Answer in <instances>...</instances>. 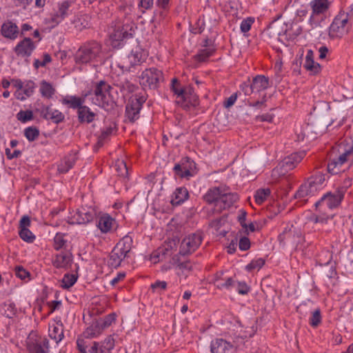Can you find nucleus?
Listing matches in <instances>:
<instances>
[{"mask_svg":"<svg viewBox=\"0 0 353 353\" xmlns=\"http://www.w3.org/2000/svg\"><path fill=\"white\" fill-rule=\"evenodd\" d=\"M353 8L348 7L341 10L334 17L328 29V35L331 39H341L347 34L352 28Z\"/></svg>","mask_w":353,"mask_h":353,"instance_id":"nucleus-1","label":"nucleus"},{"mask_svg":"<svg viewBox=\"0 0 353 353\" xmlns=\"http://www.w3.org/2000/svg\"><path fill=\"white\" fill-rule=\"evenodd\" d=\"M101 53V45L97 41H90L82 46L75 53L74 60L77 64H88L97 61Z\"/></svg>","mask_w":353,"mask_h":353,"instance_id":"nucleus-2","label":"nucleus"},{"mask_svg":"<svg viewBox=\"0 0 353 353\" xmlns=\"http://www.w3.org/2000/svg\"><path fill=\"white\" fill-rule=\"evenodd\" d=\"M73 4L71 0L59 1L49 17L45 19V23L54 28L72 14L70 7Z\"/></svg>","mask_w":353,"mask_h":353,"instance_id":"nucleus-3","label":"nucleus"},{"mask_svg":"<svg viewBox=\"0 0 353 353\" xmlns=\"http://www.w3.org/2000/svg\"><path fill=\"white\" fill-rule=\"evenodd\" d=\"M132 23L115 22L109 29V37L113 47L119 46L120 41L130 38L134 33Z\"/></svg>","mask_w":353,"mask_h":353,"instance_id":"nucleus-4","label":"nucleus"},{"mask_svg":"<svg viewBox=\"0 0 353 353\" xmlns=\"http://www.w3.org/2000/svg\"><path fill=\"white\" fill-rule=\"evenodd\" d=\"M113 88L104 81L98 82L94 90L92 97V103L98 106L105 108L114 102L112 96Z\"/></svg>","mask_w":353,"mask_h":353,"instance_id":"nucleus-5","label":"nucleus"},{"mask_svg":"<svg viewBox=\"0 0 353 353\" xmlns=\"http://www.w3.org/2000/svg\"><path fill=\"white\" fill-rule=\"evenodd\" d=\"M339 152H340L339 157L327 165V170L332 174H336L341 172V166L353 157V145L342 142L339 145Z\"/></svg>","mask_w":353,"mask_h":353,"instance_id":"nucleus-6","label":"nucleus"},{"mask_svg":"<svg viewBox=\"0 0 353 353\" xmlns=\"http://www.w3.org/2000/svg\"><path fill=\"white\" fill-rule=\"evenodd\" d=\"M311 13L309 23L312 26H317L319 23V18H322L329 11L332 1L329 0H312L310 2Z\"/></svg>","mask_w":353,"mask_h":353,"instance_id":"nucleus-7","label":"nucleus"},{"mask_svg":"<svg viewBox=\"0 0 353 353\" xmlns=\"http://www.w3.org/2000/svg\"><path fill=\"white\" fill-rule=\"evenodd\" d=\"M344 196L338 191L328 192L325 194L319 201L316 202L315 207L318 212L332 210L338 208L343 201Z\"/></svg>","mask_w":353,"mask_h":353,"instance_id":"nucleus-8","label":"nucleus"},{"mask_svg":"<svg viewBox=\"0 0 353 353\" xmlns=\"http://www.w3.org/2000/svg\"><path fill=\"white\" fill-rule=\"evenodd\" d=\"M163 80V72L155 68L145 69L140 76V83L144 88L155 89Z\"/></svg>","mask_w":353,"mask_h":353,"instance_id":"nucleus-9","label":"nucleus"},{"mask_svg":"<svg viewBox=\"0 0 353 353\" xmlns=\"http://www.w3.org/2000/svg\"><path fill=\"white\" fill-rule=\"evenodd\" d=\"M26 347L29 353H49V341L44 336L30 334L26 341Z\"/></svg>","mask_w":353,"mask_h":353,"instance_id":"nucleus-10","label":"nucleus"},{"mask_svg":"<svg viewBox=\"0 0 353 353\" xmlns=\"http://www.w3.org/2000/svg\"><path fill=\"white\" fill-rule=\"evenodd\" d=\"M269 87V79L263 75H257L253 78L251 83L244 82L241 85V90L245 95H250L254 92H259Z\"/></svg>","mask_w":353,"mask_h":353,"instance_id":"nucleus-11","label":"nucleus"},{"mask_svg":"<svg viewBox=\"0 0 353 353\" xmlns=\"http://www.w3.org/2000/svg\"><path fill=\"white\" fill-rule=\"evenodd\" d=\"M202 240V236L198 233L186 236L181 242L179 254L186 255L194 252L200 246Z\"/></svg>","mask_w":353,"mask_h":353,"instance_id":"nucleus-12","label":"nucleus"},{"mask_svg":"<svg viewBox=\"0 0 353 353\" xmlns=\"http://www.w3.org/2000/svg\"><path fill=\"white\" fill-rule=\"evenodd\" d=\"M96 226L103 234L114 232L117 228V223L114 218L108 213H101L96 220Z\"/></svg>","mask_w":353,"mask_h":353,"instance_id":"nucleus-13","label":"nucleus"},{"mask_svg":"<svg viewBox=\"0 0 353 353\" xmlns=\"http://www.w3.org/2000/svg\"><path fill=\"white\" fill-rule=\"evenodd\" d=\"M41 117L46 120H51L53 123H59L64 120L63 114L58 110L53 109L51 105H46L43 104L39 105L36 108Z\"/></svg>","mask_w":353,"mask_h":353,"instance_id":"nucleus-14","label":"nucleus"},{"mask_svg":"<svg viewBox=\"0 0 353 353\" xmlns=\"http://www.w3.org/2000/svg\"><path fill=\"white\" fill-rule=\"evenodd\" d=\"M238 200V194L230 192V188L224 185L218 208L220 210L228 209L233 206Z\"/></svg>","mask_w":353,"mask_h":353,"instance_id":"nucleus-15","label":"nucleus"},{"mask_svg":"<svg viewBox=\"0 0 353 353\" xmlns=\"http://www.w3.org/2000/svg\"><path fill=\"white\" fill-rule=\"evenodd\" d=\"M96 212L92 208H81L78 210L73 216L71 221L72 224H87L94 220Z\"/></svg>","mask_w":353,"mask_h":353,"instance_id":"nucleus-16","label":"nucleus"},{"mask_svg":"<svg viewBox=\"0 0 353 353\" xmlns=\"http://www.w3.org/2000/svg\"><path fill=\"white\" fill-rule=\"evenodd\" d=\"M35 48L36 46L30 38H25L15 46L14 52L17 56L30 57Z\"/></svg>","mask_w":353,"mask_h":353,"instance_id":"nucleus-17","label":"nucleus"},{"mask_svg":"<svg viewBox=\"0 0 353 353\" xmlns=\"http://www.w3.org/2000/svg\"><path fill=\"white\" fill-rule=\"evenodd\" d=\"M305 155L306 152L305 150L292 153L283 160L282 167L286 171L292 170L296 167Z\"/></svg>","mask_w":353,"mask_h":353,"instance_id":"nucleus-18","label":"nucleus"},{"mask_svg":"<svg viewBox=\"0 0 353 353\" xmlns=\"http://www.w3.org/2000/svg\"><path fill=\"white\" fill-rule=\"evenodd\" d=\"M183 102L176 103L184 109H188L190 107H195L199 104L198 96L194 93V90L191 87L185 88V90L182 94Z\"/></svg>","mask_w":353,"mask_h":353,"instance_id":"nucleus-19","label":"nucleus"},{"mask_svg":"<svg viewBox=\"0 0 353 353\" xmlns=\"http://www.w3.org/2000/svg\"><path fill=\"white\" fill-rule=\"evenodd\" d=\"M223 187L224 185H220L208 189L206 193L203 196V201L208 204L214 203L215 206L218 207Z\"/></svg>","mask_w":353,"mask_h":353,"instance_id":"nucleus-20","label":"nucleus"},{"mask_svg":"<svg viewBox=\"0 0 353 353\" xmlns=\"http://www.w3.org/2000/svg\"><path fill=\"white\" fill-rule=\"evenodd\" d=\"M223 272L217 273L214 279V285L217 289L230 290L235 286L236 281L232 277H223Z\"/></svg>","mask_w":353,"mask_h":353,"instance_id":"nucleus-21","label":"nucleus"},{"mask_svg":"<svg viewBox=\"0 0 353 353\" xmlns=\"http://www.w3.org/2000/svg\"><path fill=\"white\" fill-rule=\"evenodd\" d=\"M192 166H194L193 162H190L188 159H183L180 163L174 165V171L177 176L181 178H189L193 176L191 172Z\"/></svg>","mask_w":353,"mask_h":353,"instance_id":"nucleus-22","label":"nucleus"},{"mask_svg":"<svg viewBox=\"0 0 353 353\" xmlns=\"http://www.w3.org/2000/svg\"><path fill=\"white\" fill-rule=\"evenodd\" d=\"M310 188L316 194L325 186V176L321 172H316L307 179Z\"/></svg>","mask_w":353,"mask_h":353,"instance_id":"nucleus-23","label":"nucleus"},{"mask_svg":"<svg viewBox=\"0 0 353 353\" xmlns=\"http://www.w3.org/2000/svg\"><path fill=\"white\" fill-rule=\"evenodd\" d=\"M146 57L147 54L143 50L140 48H136L131 51L126 61L130 66H135L145 61Z\"/></svg>","mask_w":353,"mask_h":353,"instance_id":"nucleus-24","label":"nucleus"},{"mask_svg":"<svg viewBox=\"0 0 353 353\" xmlns=\"http://www.w3.org/2000/svg\"><path fill=\"white\" fill-rule=\"evenodd\" d=\"M77 159L76 153H70L62 159L57 164V171L59 174L68 172L74 165Z\"/></svg>","mask_w":353,"mask_h":353,"instance_id":"nucleus-25","label":"nucleus"},{"mask_svg":"<svg viewBox=\"0 0 353 353\" xmlns=\"http://www.w3.org/2000/svg\"><path fill=\"white\" fill-rule=\"evenodd\" d=\"M35 88L36 85L34 81L31 80L26 81H24L22 90H16L14 96L17 99L24 101L32 95Z\"/></svg>","mask_w":353,"mask_h":353,"instance_id":"nucleus-26","label":"nucleus"},{"mask_svg":"<svg viewBox=\"0 0 353 353\" xmlns=\"http://www.w3.org/2000/svg\"><path fill=\"white\" fill-rule=\"evenodd\" d=\"M232 347L231 343L223 339H215L210 344L211 353H226Z\"/></svg>","mask_w":353,"mask_h":353,"instance_id":"nucleus-27","label":"nucleus"},{"mask_svg":"<svg viewBox=\"0 0 353 353\" xmlns=\"http://www.w3.org/2000/svg\"><path fill=\"white\" fill-rule=\"evenodd\" d=\"M303 68L312 74L319 73L321 70L320 64L314 61V55L312 50H308L306 54Z\"/></svg>","mask_w":353,"mask_h":353,"instance_id":"nucleus-28","label":"nucleus"},{"mask_svg":"<svg viewBox=\"0 0 353 353\" xmlns=\"http://www.w3.org/2000/svg\"><path fill=\"white\" fill-rule=\"evenodd\" d=\"M1 32L4 37L14 40L18 36L19 28L15 23L7 21L2 25Z\"/></svg>","mask_w":353,"mask_h":353,"instance_id":"nucleus-29","label":"nucleus"},{"mask_svg":"<svg viewBox=\"0 0 353 353\" xmlns=\"http://www.w3.org/2000/svg\"><path fill=\"white\" fill-rule=\"evenodd\" d=\"M72 261V255L66 252H61L54 256L52 265L57 268H66Z\"/></svg>","mask_w":353,"mask_h":353,"instance_id":"nucleus-30","label":"nucleus"},{"mask_svg":"<svg viewBox=\"0 0 353 353\" xmlns=\"http://www.w3.org/2000/svg\"><path fill=\"white\" fill-rule=\"evenodd\" d=\"M86 97L87 94L83 97L66 96L61 100V102L63 105H66L70 108L77 109L79 110L80 108L84 106L83 103H85V99Z\"/></svg>","mask_w":353,"mask_h":353,"instance_id":"nucleus-31","label":"nucleus"},{"mask_svg":"<svg viewBox=\"0 0 353 353\" xmlns=\"http://www.w3.org/2000/svg\"><path fill=\"white\" fill-rule=\"evenodd\" d=\"M103 330L96 321L92 322L90 325L83 332V336L86 339L97 338L103 333Z\"/></svg>","mask_w":353,"mask_h":353,"instance_id":"nucleus-32","label":"nucleus"},{"mask_svg":"<svg viewBox=\"0 0 353 353\" xmlns=\"http://www.w3.org/2000/svg\"><path fill=\"white\" fill-rule=\"evenodd\" d=\"M173 265H174V268L176 272V274L179 276L185 275L187 276V274L191 270L192 265L188 261H184L180 262L178 259L174 257Z\"/></svg>","mask_w":353,"mask_h":353,"instance_id":"nucleus-33","label":"nucleus"},{"mask_svg":"<svg viewBox=\"0 0 353 353\" xmlns=\"http://www.w3.org/2000/svg\"><path fill=\"white\" fill-rule=\"evenodd\" d=\"M77 114L79 121L81 123H90L94 121L95 117V114L85 105L80 108L79 111H77Z\"/></svg>","mask_w":353,"mask_h":353,"instance_id":"nucleus-34","label":"nucleus"},{"mask_svg":"<svg viewBox=\"0 0 353 353\" xmlns=\"http://www.w3.org/2000/svg\"><path fill=\"white\" fill-rule=\"evenodd\" d=\"M188 191L185 188H178L172 194L171 202L172 205H180L188 199Z\"/></svg>","mask_w":353,"mask_h":353,"instance_id":"nucleus-35","label":"nucleus"},{"mask_svg":"<svg viewBox=\"0 0 353 353\" xmlns=\"http://www.w3.org/2000/svg\"><path fill=\"white\" fill-rule=\"evenodd\" d=\"M145 101L146 97L143 94L141 93L135 94L130 97L126 106H128V108H135L141 110Z\"/></svg>","mask_w":353,"mask_h":353,"instance_id":"nucleus-36","label":"nucleus"},{"mask_svg":"<svg viewBox=\"0 0 353 353\" xmlns=\"http://www.w3.org/2000/svg\"><path fill=\"white\" fill-rule=\"evenodd\" d=\"M334 217L333 214L327 213L326 211L319 212V214H314L310 219L314 223L321 224L322 226L328 223Z\"/></svg>","mask_w":353,"mask_h":353,"instance_id":"nucleus-37","label":"nucleus"},{"mask_svg":"<svg viewBox=\"0 0 353 353\" xmlns=\"http://www.w3.org/2000/svg\"><path fill=\"white\" fill-rule=\"evenodd\" d=\"M127 255L123 253L119 249L114 247L112 250L110 256V264L117 268L120 265L121 261L125 258Z\"/></svg>","mask_w":353,"mask_h":353,"instance_id":"nucleus-38","label":"nucleus"},{"mask_svg":"<svg viewBox=\"0 0 353 353\" xmlns=\"http://www.w3.org/2000/svg\"><path fill=\"white\" fill-rule=\"evenodd\" d=\"M39 92L43 97L50 99L54 94L55 89L51 83L43 80L40 83Z\"/></svg>","mask_w":353,"mask_h":353,"instance_id":"nucleus-39","label":"nucleus"},{"mask_svg":"<svg viewBox=\"0 0 353 353\" xmlns=\"http://www.w3.org/2000/svg\"><path fill=\"white\" fill-rule=\"evenodd\" d=\"M132 238L129 235H125L119 241L115 247L127 255L132 249Z\"/></svg>","mask_w":353,"mask_h":353,"instance_id":"nucleus-40","label":"nucleus"},{"mask_svg":"<svg viewBox=\"0 0 353 353\" xmlns=\"http://www.w3.org/2000/svg\"><path fill=\"white\" fill-rule=\"evenodd\" d=\"M171 90L174 92V95H176V102L181 103L183 102L182 94L185 90V88H183L181 85L180 82L177 80V79L174 78L171 81Z\"/></svg>","mask_w":353,"mask_h":353,"instance_id":"nucleus-41","label":"nucleus"},{"mask_svg":"<svg viewBox=\"0 0 353 353\" xmlns=\"http://www.w3.org/2000/svg\"><path fill=\"white\" fill-rule=\"evenodd\" d=\"M115 341L112 336H108L101 343H99L100 353H110L114 349Z\"/></svg>","mask_w":353,"mask_h":353,"instance_id":"nucleus-42","label":"nucleus"},{"mask_svg":"<svg viewBox=\"0 0 353 353\" xmlns=\"http://www.w3.org/2000/svg\"><path fill=\"white\" fill-rule=\"evenodd\" d=\"M314 192L310 188L307 181L304 182L298 189L295 194V198L304 199L307 196L314 195Z\"/></svg>","mask_w":353,"mask_h":353,"instance_id":"nucleus-43","label":"nucleus"},{"mask_svg":"<svg viewBox=\"0 0 353 353\" xmlns=\"http://www.w3.org/2000/svg\"><path fill=\"white\" fill-rule=\"evenodd\" d=\"M352 183V179L346 174H343L341 176V181L336 190L342 194L343 196H345L347 189L351 187Z\"/></svg>","mask_w":353,"mask_h":353,"instance_id":"nucleus-44","label":"nucleus"},{"mask_svg":"<svg viewBox=\"0 0 353 353\" xmlns=\"http://www.w3.org/2000/svg\"><path fill=\"white\" fill-rule=\"evenodd\" d=\"M49 336L55 341L57 343L60 342L63 338V330L55 325H50Z\"/></svg>","mask_w":353,"mask_h":353,"instance_id":"nucleus-45","label":"nucleus"},{"mask_svg":"<svg viewBox=\"0 0 353 353\" xmlns=\"http://www.w3.org/2000/svg\"><path fill=\"white\" fill-rule=\"evenodd\" d=\"M172 0H156L157 7L161 10L159 15L161 19L166 17L170 8Z\"/></svg>","mask_w":353,"mask_h":353,"instance_id":"nucleus-46","label":"nucleus"},{"mask_svg":"<svg viewBox=\"0 0 353 353\" xmlns=\"http://www.w3.org/2000/svg\"><path fill=\"white\" fill-rule=\"evenodd\" d=\"M214 49L212 48H206L201 50L195 56L196 61L200 62L206 61L211 56L213 55Z\"/></svg>","mask_w":353,"mask_h":353,"instance_id":"nucleus-47","label":"nucleus"},{"mask_svg":"<svg viewBox=\"0 0 353 353\" xmlns=\"http://www.w3.org/2000/svg\"><path fill=\"white\" fill-rule=\"evenodd\" d=\"M271 191L269 188L259 189L254 194L255 201L257 204H262L270 195Z\"/></svg>","mask_w":353,"mask_h":353,"instance_id":"nucleus-48","label":"nucleus"},{"mask_svg":"<svg viewBox=\"0 0 353 353\" xmlns=\"http://www.w3.org/2000/svg\"><path fill=\"white\" fill-rule=\"evenodd\" d=\"M115 321L116 315L112 313L105 316L104 318L101 319L97 321L98 322L102 330L104 331L105 329L111 326L112 324L114 323Z\"/></svg>","mask_w":353,"mask_h":353,"instance_id":"nucleus-49","label":"nucleus"},{"mask_svg":"<svg viewBox=\"0 0 353 353\" xmlns=\"http://www.w3.org/2000/svg\"><path fill=\"white\" fill-rule=\"evenodd\" d=\"M77 276L72 274H66L63 276L61 280V286L64 289H69L77 282Z\"/></svg>","mask_w":353,"mask_h":353,"instance_id":"nucleus-50","label":"nucleus"},{"mask_svg":"<svg viewBox=\"0 0 353 353\" xmlns=\"http://www.w3.org/2000/svg\"><path fill=\"white\" fill-rule=\"evenodd\" d=\"M117 85L119 87L120 90L121 92H123V95L133 92L137 88L136 85L128 80L121 82Z\"/></svg>","mask_w":353,"mask_h":353,"instance_id":"nucleus-51","label":"nucleus"},{"mask_svg":"<svg viewBox=\"0 0 353 353\" xmlns=\"http://www.w3.org/2000/svg\"><path fill=\"white\" fill-rule=\"evenodd\" d=\"M114 168L119 175L123 177L128 176V169L124 161L118 160L117 161H116Z\"/></svg>","mask_w":353,"mask_h":353,"instance_id":"nucleus-52","label":"nucleus"},{"mask_svg":"<svg viewBox=\"0 0 353 353\" xmlns=\"http://www.w3.org/2000/svg\"><path fill=\"white\" fill-rule=\"evenodd\" d=\"M24 136L29 141H33L39 136V131L35 127H28L24 130Z\"/></svg>","mask_w":353,"mask_h":353,"instance_id":"nucleus-53","label":"nucleus"},{"mask_svg":"<svg viewBox=\"0 0 353 353\" xmlns=\"http://www.w3.org/2000/svg\"><path fill=\"white\" fill-rule=\"evenodd\" d=\"M265 264V260L261 258L252 260L245 266V270L248 272L253 270H259Z\"/></svg>","mask_w":353,"mask_h":353,"instance_id":"nucleus-54","label":"nucleus"},{"mask_svg":"<svg viewBox=\"0 0 353 353\" xmlns=\"http://www.w3.org/2000/svg\"><path fill=\"white\" fill-rule=\"evenodd\" d=\"M19 236L26 242L32 243L35 239V236L28 228H22L19 232Z\"/></svg>","mask_w":353,"mask_h":353,"instance_id":"nucleus-55","label":"nucleus"},{"mask_svg":"<svg viewBox=\"0 0 353 353\" xmlns=\"http://www.w3.org/2000/svg\"><path fill=\"white\" fill-rule=\"evenodd\" d=\"M17 119L21 123H26L33 119L32 110H20L17 114Z\"/></svg>","mask_w":353,"mask_h":353,"instance_id":"nucleus-56","label":"nucleus"},{"mask_svg":"<svg viewBox=\"0 0 353 353\" xmlns=\"http://www.w3.org/2000/svg\"><path fill=\"white\" fill-rule=\"evenodd\" d=\"M66 240L64 239V234L57 233L54 238L53 247L56 250H59L65 247Z\"/></svg>","mask_w":353,"mask_h":353,"instance_id":"nucleus-57","label":"nucleus"},{"mask_svg":"<svg viewBox=\"0 0 353 353\" xmlns=\"http://www.w3.org/2000/svg\"><path fill=\"white\" fill-rule=\"evenodd\" d=\"M167 282L158 280L152 283L150 287L153 292L161 294L167 289Z\"/></svg>","mask_w":353,"mask_h":353,"instance_id":"nucleus-58","label":"nucleus"},{"mask_svg":"<svg viewBox=\"0 0 353 353\" xmlns=\"http://www.w3.org/2000/svg\"><path fill=\"white\" fill-rule=\"evenodd\" d=\"M140 110L135 108H128L125 107V117L130 122H134L139 118Z\"/></svg>","mask_w":353,"mask_h":353,"instance_id":"nucleus-59","label":"nucleus"},{"mask_svg":"<svg viewBox=\"0 0 353 353\" xmlns=\"http://www.w3.org/2000/svg\"><path fill=\"white\" fill-rule=\"evenodd\" d=\"M254 23V17H247L246 19H243L241 21V25H240L241 31L243 34L247 33L248 31H250V30L251 29V27Z\"/></svg>","mask_w":353,"mask_h":353,"instance_id":"nucleus-60","label":"nucleus"},{"mask_svg":"<svg viewBox=\"0 0 353 353\" xmlns=\"http://www.w3.org/2000/svg\"><path fill=\"white\" fill-rule=\"evenodd\" d=\"M321 322V314L319 309L314 310L310 318V324L313 327H316Z\"/></svg>","mask_w":353,"mask_h":353,"instance_id":"nucleus-61","label":"nucleus"},{"mask_svg":"<svg viewBox=\"0 0 353 353\" xmlns=\"http://www.w3.org/2000/svg\"><path fill=\"white\" fill-rule=\"evenodd\" d=\"M236 290L239 294L245 295L250 291V288L247 285L245 281L236 282Z\"/></svg>","mask_w":353,"mask_h":353,"instance_id":"nucleus-62","label":"nucleus"},{"mask_svg":"<svg viewBox=\"0 0 353 353\" xmlns=\"http://www.w3.org/2000/svg\"><path fill=\"white\" fill-rule=\"evenodd\" d=\"M52 61L51 57L49 54H44L43 56V59H35L34 61V67L36 69H38L39 67H45L48 63H50Z\"/></svg>","mask_w":353,"mask_h":353,"instance_id":"nucleus-63","label":"nucleus"},{"mask_svg":"<svg viewBox=\"0 0 353 353\" xmlns=\"http://www.w3.org/2000/svg\"><path fill=\"white\" fill-rule=\"evenodd\" d=\"M16 276L21 280H25L30 276V272L22 266H17L14 270Z\"/></svg>","mask_w":353,"mask_h":353,"instance_id":"nucleus-64","label":"nucleus"}]
</instances>
